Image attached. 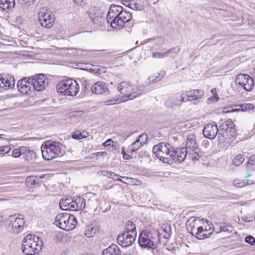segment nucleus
<instances>
[{"label": "nucleus", "mask_w": 255, "mask_h": 255, "mask_svg": "<svg viewBox=\"0 0 255 255\" xmlns=\"http://www.w3.org/2000/svg\"><path fill=\"white\" fill-rule=\"evenodd\" d=\"M74 2L77 5H83L86 4V0H73Z\"/></svg>", "instance_id": "4d7b16f0"}, {"label": "nucleus", "mask_w": 255, "mask_h": 255, "mask_svg": "<svg viewBox=\"0 0 255 255\" xmlns=\"http://www.w3.org/2000/svg\"><path fill=\"white\" fill-rule=\"evenodd\" d=\"M236 85H240L247 91H251L254 87L253 79L245 74H240L236 78Z\"/></svg>", "instance_id": "9b49d317"}, {"label": "nucleus", "mask_w": 255, "mask_h": 255, "mask_svg": "<svg viewBox=\"0 0 255 255\" xmlns=\"http://www.w3.org/2000/svg\"><path fill=\"white\" fill-rule=\"evenodd\" d=\"M30 80V77L24 78L21 80H19L17 81V87L19 91V90H21V88L23 87L22 86H24V84H25V82L29 81L28 80Z\"/></svg>", "instance_id": "49530a36"}, {"label": "nucleus", "mask_w": 255, "mask_h": 255, "mask_svg": "<svg viewBox=\"0 0 255 255\" xmlns=\"http://www.w3.org/2000/svg\"><path fill=\"white\" fill-rule=\"evenodd\" d=\"M218 138L220 142L229 143L236 134L235 125L231 120L223 122L219 126Z\"/></svg>", "instance_id": "39448f33"}, {"label": "nucleus", "mask_w": 255, "mask_h": 255, "mask_svg": "<svg viewBox=\"0 0 255 255\" xmlns=\"http://www.w3.org/2000/svg\"><path fill=\"white\" fill-rule=\"evenodd\" d=\"M38 20L41 25L47 28L51 27L54 22V18L51 12L45 8H42L38 13Z\"/></svg>", "instance_id": "9d476101"}, {"label": "nucleus", "mask_w": 255, "mask_h": 255, "mask_svg": "<svg viewBox=\"0 0 255 255\" xmlns=\"http://www.w3.org/2000/svg\"><path fill=\"white\" fill-rule=\"evenodd\" d=\"M22 157L27 162L32 163L36 158V153L29 147L23 146Z\"/></svg>", "instance_id": "b1692460"}, {"label": "nucleus", "mask_w": 255, "mask_h": 255, "mask_svg": "<svg viewBox=\"0 0 255 255\" xmlns=\"http://www.w3.org/2000/svg\"><path fill=\"white\" fill-rule=\"evenodd\" d=\"M204 95V92L200 89L191 90L185 91L187 101H196L201 99Z\"/></svg>", "instance_id": "4be33fe9"}, {"label": "nucleus", "mask_w": 255, "mask_h": 255, "mask_svg": "<svg viewBox=\"0 0 255 255\" xmlns=\"http://www.w3.org/2000/svg\"><path fill=\"white\" fill-rule=\"evenodd\" d=\"M106 174H104V175L107 176L108 177L111 178L115 180L122 181V180L120 178V177H122V176L120 175L111 171H106Z\"/></svg>", "instance_id": "79ce46f5"}, {"label": "nucleus", "mask_w": 255, "mask_h": 255, "mask_svg": "<svg viewBox=\"0 0 255 255\" xmlns=\"http://www.w3.org/2000/svg\"><path fill=\"white\" fill-rule=\"evenodd\" d=\"M73 200L70 197L69 198H62L59 202V206L63 210L73 211Z\"/></svg>", "instance_id": "bb28decb"}, {"label": "nucleus", "mask_w": 255, "mask_h": 255, "mask_svg": "<svg viewBox=\"0 0 255 255\" xmlns=\"http://www.w3.org/2000/svg\"><path fill=\"white\" fill-rule=\"evenodd\" d=\"M54 224L63 230L71 231L76 227L77 221L73 215L62 213L56 216Z\"/></svg>", "instance_id": "0eeeda50"}, {"label": "nucleus", "mask_w": 255, "mask_h": 255, "mask_svg": "<svg viewBox=\"0 0 255 255\" xmlns=\"http://www.w3.org/2000/svg\"><path fill=\"white\" fill-rule=\"evenodd\" d=\"M139 246L147 250L154 249L157 247L155 235L147 230H142L138 239Z\"/></svg>", "instance_id": "6e6552de"}, {"label": "nucleus", "mask_w": 255, "mask_h": 255, "mask_svg": "<svg viewBox=\"0 0 255 255\" xmlns=\"http://www.w3.org/2000/svg\"><path fill=\"white\" fill-rule=\"evenodd\" d=\"M15 85L13 77L11 75H0V88L1 90H7L12 89Z\"/></svg>", "instance_id": "f3484780"}, {"label": "nucleus", "mask_w": 255, "mask_h": 255, "mask_svg": "<svg viewBox=\"0 0 255 255\" xmlns=\"http://www.w3.org/2000/svg\"><path fill=\"white\" fill-rule=\"evenodd\" d=\"M93 94L108 96L110 91L107 87V84L103 81H98L94 84L91 87Z\"/></svg>", "instance_id": "2eb2a0df"}, {"label": "nucleus", "mask_w": 255, "mask_h": 255, "mask_svg": "<svg viewBox=\"0 0 255 255\" xmlns=\"http://www.w3.org/2000/svg\"><path fill=\"white\" fill-rule=\"evenodd\" d=\"M221 232L233 234L234 233L235 231L232 226L230 225H225L221 226L220 227V231L219 232H217V233H219Z\"/></svg>", "instance_id": "4c0bfd02"}, {"label": "nucleus", "mask_w": 255, "mask_h": 255, "mask_svg": "<svg viewBox=\"0 0 255 255\" xmlns=\"http://www.w3.org/2000/svg\"><path fill=\"white\" fill-rule=\"evenodd\" d=\"M43 242L39 237L31 234L27 235L23 240L21 250L24 255H34L38 254L41 250Z\"/></svg>", "instance_id": "f257e3e1"}, {"label": "nucleus", "mask_w": 255, "mask_h": 255, "mask_svg": "<svg viewBox=\"0 0 255 255\" xmlns=\"http://www.w3.org/2000/svg\"><path fill=\"white\" fill-rule=\"evenodd\" d=\"M144 88V86H137L126 81L121 82L118 86L119 91L129 100L133 99L141 95Z\"/></svg>", "instance_id": "423d86ee"}, {"label": "nucleus", "mask_w": 255, "mask_h": 255, "mask_svg": "<svg viewBox=\"0 0 255 255\" xmlns=\"http://www.w3.org/2000/svg\"><path fill=\"white\" fill-rule=\"evenodd\" d=\"M30 80L33 90L42 91L48 86V82L46 81V78L43 74L30 77Z\"/></svg>", "instance_id": "f8f14e48"}, {"label": "nucleus", "mask_w": 255, "mask_h": 255, "mask_svg": "<svg viewBox=\"0 0 255 255\" xmlns=\"http://www.w3.org/2000/svg\"><path fill=\"white\" fill-rule=\"evenodd\" d=\"M23 146H19L17 148H15L12 151L11 156L13 158H18L22 155V151Z\"/></svg>", "instance_id": "a19ab883"}, {"label": "nucleus", "mask_w": 255, "mask_h": 255, "mask_svg": "<svg viewBox=\"0 0 255 255\" xmlns=\"http://www.w3.org/2000/svg\"><path fill=\"white\" fill-rule=\"evenodd\" d=\"M173 147L167 142H160L154 145L152 151L157 158L165 163L173 164L174 158L171 156Z\"/></svg>", "instance_id": "20e7f679"}, {"label": "nucleus", "mask_w": 255, "mask_h": 255, "mask_svg": "<svg viewBox=\"0 0 255 255\" xmlns=\"http://www.w3.org/2000/svg\"><path fill=\"white\" fill-rule=\"evenodd\" d=\"M245 160L244 156L243 154H239L236 156L233 160V164L236 166H239Z\"/></svg>", "instance_id": "58836bf2"}, {"label": "nucleus", "mask_w": 255, "mask_h": 255, "mask_svg": "<svg viewBox=\"0 0 255 255\" xmlns=\"http://www.w3.org/2000/svg\"><path fill=\"white\" fill-rule=\"evenodd\" d=\"M89 135L88 132L86 130H83L81 132H73L72 137L73 139L79 140L81 139L85 138Z\"/></svg>", "instance_id": "e433bc0d"}, {"label": "nucleus", "mask_w": 255, "mask_h": 255, "mask_svg": "<svg viewBox=\"0 0 255 255\" xmlns=\"http://www.w3.org/2000/svg\"><path fill=\"white\" fill-rule=\"evenodd\" d=\"M30 80V77L24 78L21 80H19L17 81V87L19 91V90H21V88L23 87L22 86H24V84H25V82L29 81L28 80Z\"/></svg>", "instance_id": "a18cd8bd"}, {"label": "nucleus", "mask_w": 255, "mask_h": 255, "mask_svg": "<svg viewBox=\"0 0 255 255\" xmlns=\"http://www.w3.org/2000/svg\"><path fill=\"white\" fill-rule=\"evenodd\" d=\"M166 55V52L165 53L154 52L152 54V57L155 58H163Z\"/></svg>", "instance_id": "864d4df0"}, {"label": "nucleus", "mask_w": 255, "mask_h": 255, "mask_svg": "<svg viewBox=\"0 0 255 255\" xmlns=\"http://www.w3.org/2000/svg\"><path fill=\"white\" fill-rule=\"evenodd\" d=\"M62 144L58 141H47L41 146L42 157L50 160L63 154Z\"/></svg>", "instance_id": "f03ea898"}, {"label": "nucleus", "mask_w": 255, "mask_h": 255, "mask_svg": "<svg viewBox=\"0 0 255 255\" xmlns=\"http://www.w3.org/2000/svg\"><path fill=\"white\" fill-rule=\"evenodd\" d=\"M147 139V135L146 134H141L137 138V139L131 144L128 148L131 152H135L141 147L145 143Z\"/></svg>", "instance_id": "5701e85b"}, {"label": "nucleus", "mask_w": 255, "mask_h": 255, "mask_svg": "<svg viewBox=\"0 0 255 255\" xmlns=\"http://www.w3.org/2000/svg\"><path fill=\"white\" fill-rule=\"evenodd\" d=\"M29 81L25 82L23 87L21 88V90H19V92L23 94H28L29 92L31 91V89H32V86H31V80H28Z\"/></svg>", "instance_id": "c9c22d12"}, {"label": "nucleus", "mask_w": 255, "mask_h": 255, "mask_svg": "<svg viewBox=\"0 0 255 255\" xmlns=\"http://www.w3.org/2000/svg\"><path fill=\"white\" fill-rule=\"evenodd\" d=\"M88 83V81H84V83L83 84V85H84L85 88H87L88 87H90V84Z\"/></svg>", "instance_id": "774afa93"}, {"label": "nucleus", "mask_w": 255, "mask_h": 255, "mask_svg": "<svg viewBox=\"0 0 255 255\" xmlns=\"http://www.w3.org/2000/svg\"><path fill=\"white\" fill-rule=\"evenodd\" d=\"M113 142V141L111 139H107L103 144L104 147H107L110 145L111 143Z\"/></svg>", "instance_id": "bf43d9fd"}, {"label": "nucleus", "mask_w": 255, "mask_h": 255, "mask_svg": "<svg viewBox=\"0 0 255 255\" xmlns=\"http://www.w3.org/2000/svg\"><path fill=\"white\" fill-rule=\"evenodd\" d=\"M122 3L126 6L130 8L131 2L129 0H123Z\"/></svg>", "instance_id": "13d9d810"}, {"label": "nucleus", "mask_w": 255, "mask_h": 255, "mask_svg": "<svg viewBox=\"0 0 255 255\" xmlns=\"http://www.w3.org/2000/svg\"><path fill=\"white\" fill-rule=\"evenodd\" d=\"M4 222V219L3 217L1 215H0V227L2 226Z\"/></svg>", "instance_id": "e2e57ef3"}, {"label": "nucleus", "mask_w": 255, "mask_h": 255, "mask_svg": "<svg viewBox=\"0 0 255 255\" xmlns=\"http://www.w3.org/2000/svg\"><path fill=\"white\" fill-rule=\"evenodd\" d=\"M202 224H204V223L199 219H196L194 217H191L186 223L188 233L193 236H195L197 231L201 227Z\"/></svg>", "instance_id": "4468645a"}, {"label": "nucleus", "mask_w": 255, "mask_h": 255, "mask_svg": "<svg viewBox=\"0 0 255 255\" xmlns=\"http://www.w3.org/2000/svg\"><path fill=\"white\" fill-rule=\"evenodd\" d=\"M16 218H12L10 220L12 231L14 233L19 234L24 228L25 222L22 215H18Z\"/></svg>", "instance_id": "aec40b11"}, {"label": "nucleus", "mask_w": 255, "mask_h": 255, "mask_svg": "<svg viewBox=\"0 0 255 255\" xmlns=\"http://www.w3.org/2000/svg\"><path fill=\"white\" fill-rule=\"evenodd\" d=\"M219 99V98L218 97L215 96V97H210V98H209L208 101L215 100V102H217V101H218Z\"/></svg>", "instance_id": "338daca9"}, {"label": "nucleus", "mask_w": 255, "mask_h": 255, "mask_svg": "<svg viewBox=\"0 0 255 255\" xmlns=\"http://www.w3.org/2000/svg\"><path fill=\"white\" fill-rule=\"evenodd\" d=\"M118 101V100H108L105 102V104L107 105H112L117 104V102Z\"/></svg>", "instance_id": "6e6d98bb"}, {"label": "nucleus", "mask_w": 255, "mask_h": 255, "mask_svg": "<svg viewBox=\"0 0 255 255\" xmlns=\"http://www.w3.org/2000/svg\"><path fill=\"white\" fill-rule=\"evenodd\" d=\"M247 168L248 169H255V156H253L250 157L247 164Z\"/></svg>", "instance_id": "37998d69"}, {"label": "nucleus", "mask_w": 255, "mask_h": 255, "mask_svg": "<svg viewBox=\"0 0 255 255\" xmlns=\"http://www.w3.org/2000/svg\"><path fill=\"white\" fill-rule=\"evenodd\" d=\"M180 51V49L178 46L173 47L170 49L168 50L166 52V55L169 53L177 54Z\"/></svg>", "instance_id": "603ef678"}, {"label": "nucleus", "mask_w": 255, "mask_h": 255, "mask_svg": "<svg viewBox=\"0 0 255 255\" xmlns=\"http://www.w3.org/2000/svg\"><path fill=\"white\" fill-rule=\"evenodd\" d=\"M10 150L11 148L8 145L0 146V155L7 154Z\"/></svg>", "instance_id": "de8ad7c7"}, {"label": "nucleus", "mask_w": 255, "mask_h": 255, "mask_svg": "<svg viewBox=\"0 0 255 255\" xmlns=\"http://www.w3.org/2000/svg\"><path fill=\"white\" fill-rule=\"evenodd\" d=\"M130 158L129 154H126V153H123V158L125 160H128Z\"/></svg>", "instance_id": "69168bd1"}, {"label": "nucleus", "mask_w": 255, "mask_h": 255, "mask_svg": "<svg viewBox=\"0 0 255 255\" xmlns=\"http://www.w3.org/2000/svg\"><path fill=\"white\" fill-rule=\"evenodd\" d=\"M15 4V0H0V7L4 10H11Z\"/></svg>", "instance_id": "c756f323"}, {"label": "nucleus", "mask_w": 255, "mask_h": 255, "mask_svg": "<svg viewBox=\"0 0 255 255\" xmlns=\"http://www.w3.org/2000/svg\"><path fill=\"white\" fill-rule=\"evenodd\" d=\"M95 154L97 156H105L107 155V153L106 152H98Z\"/></svg>", "instance_id": "680f3d73"}, {"label": "nucleus", "mask_w": 255, "mask_h": 255, "mask_svg": "<svg viewBox=\"0 0 255 255\" xmlns=\"http://www.w3.org/2000/svg\"><path fill=\"white\" fill-rule=\"evenodd\" d=\"M84 112L82 111H75L74 112V115H80L81 116L83 114Z\"/></svg>", "instance_id": "0e129e2a"}, {"label": "nucleus", "mask_w": 255, "mask_h": 255, "mask_svg": "<svg viewBox=\"0 0 255 255\" xmlns=\"http://www.w3.org/2000/svg\"><path fill=\"white\" fill-rule=\"evenodd\" d=\"M136 237V236L124 231L118 236L117 241L120 246L126 247L130 246L134 242Z\"/></svg>", "instance_id": "dca6fc26"}, {"label": "nucleus", "mask_w": 255, "mask_h": 255, "mask_svg": "<svg viewBox=\"0 0 255 255\" xmlns=\"http://www.w3.org/2000/svg\"><path fill=\"white\" fill-rule=\"evenodd\" d=\"M121 6L112 5L107 14V21L112 28H116V21L119 18Z\"/></svg>", "instance_id": "ddd939ff"}, {"label": "nucleus", "mask_w": 255, "mask_h": 255, "mask_svg": "<svg viewBox=\"0 0 255 255\" xmlns=\"http://www.w3.org/2000/svg\"><path fill=\"white\" fill-rule=\"evenodd\" d=\"M102 255H122L119 247L112 244L102 252Z\"/></svg>", "instance_id": "c85d7f7f"}, {"label": "nucleus", "mask_w": 255, "mask_h": 255, "mask_svg": "<svg viewBox=\"0 0 255 255\" xmlns=\"http://www.w3.org/2000/svg\"><path fill=\"white\" fill-rule=\"evenodd\" d=\"M245 241L246 243L252 246L255 244V239L251 235L247 236L245 238Z\"/></svg>", "instance_id": "09e8293b"}, {"label": "nucleus", "mask_w": 255, "mask_h": 255, "mask_svg": "<svg viewBox=\"0 0 255 255\" xmlns=\"http://www.w3.org/2000/svg\"><path fill=\"white\" fill-rule=\"evenodd\" d=\"M178 93L168 98L165 102V106L168 108H174L181 106V102L178 99Z\"/></svg>", "instance_id": "a878e982"}, {"label": "nucleus", "mask_w": 255, "mask_h": 255, "mask_svg": "<svg viewBox=\"0 0 255 255\" xmlns=\"http://www.w3.org/2000/svg\"><path fill=\"white\" fill-rule=\"evenodd\" d=\"M235 107H239L240 111L244 112L247 110H250L254 108V106L252 104L247 103L241 105H235Z\"/></svg>", "instance_id": "ea45409f"}, {"label": "nucleus", "mask_w": 255, "mask_h": 255, "mask_svg": "<svg viewBox=\"0 0 255 255\" xmlns=\"http://www.w3.org/2000/svg\"><path fill=\"white\" fill-rule=\"evenodd\" d=\"M235 105L226 107L223 109V112L224 113H227L240 111V109H239L238 108L236 107V108H235Z\"/></svg>", "instance_id": "c03bdc74"}, {"label": "nucleus", "mask_w": 255, "mask_h": 255, "mask_svg": "<svg viewBox=\"0 0 255 255\" xmlns=\"http://www.w3.org/2000/svg\"><path fill=\"white\" fill-rule=\"evenodd\" d=\"M196 137L193 134H190L186 139V146L184 148L188 153V158L192 160L199 159L200 149L196 141Z\"/></svg>", "instance_id": "1a4fd4ad"}, {"label": "nucleus", "mask_w": 255, "mask_h": 255, "mask_svg": "<svg viewBox=\"0 0 255 255\" xmlns=\"http://www.w3.org/2000/svg\"><path fill=\"white\" fill-rule=\"evenodd\" d=\"M41 177L38 176H30L26 178L25 184L28 187L33 188L38 186L40 184Z\"/></svg>", "instance_id": "cd10ccee"}, {"label": "nucleus", "mask_w": 255, "mask_h": 255, "mask_svg": "<svg viewBox=\"0 0 255 255\" xmlns=\"http://www.w3.org/2000/svg\"><path fill=\"white\" fill-rule=\"evenodd\" d=\"M122 178H123L124 179H125V181H123L122 180V182L123 183H125L126 184H128L129 181L132 179L131 178H129V177H122Z\"/></svg>", "instance_id": "052dcab7"}, {"label": "nucleus", "mask_w": 255, "mask_h": 255, "mask_svg": "<svg viewBox=\"0 0 255 255\" xmlns=\"http://www.w3.org/2000/svg\"><path fill=\"white\" fill-rule=\"evenodd\" d=\"M130 8H131L133 10H140L142 9V7L141 5L139 4L137 2H134V3L131 2V6H130Z\"/></svg>", "instance_id": "8fccbe9b"}, {"label": "nucleus", "mask_w": 255, "mask_h": 255, "mask_svg": "<svg viewBox=\"0 0 255 255\" xmlns=\"http://www.w3.org/2000/svg\"><path fill=\"white\" fill-rule=\"evenodd\" d=\"M219 130L217 125L209 123L204 126L203 133L205 137L213 139L215 138Z\"/></svg>", "instance_id": "a211bd4d"}, {"label": "nucleus", "mask_w": 255, "mask_h": 255, "mask_svg": "<svg viewBox=\"0 0 255 255\" xmlns=\"http://www.w3.org/2000/svg\"><path fill=\"white\" fill-rule=\"evenodd\" d=\"M97 231V227L95 225H90L88 226L85 231V235L88 238L93 237Z\"/></svg>", "instance_id": "f704fd0d"}, {"label": "nucleus", "mask_w": 255, "mask_h": 255, "mask_svg": "<svg viewBox=\"0 0 255 255\" xmlns=\"http://www.w3.org/2000/svg\"><path fill=\"white\" fill-rule=\"evenodd\" d=\"M73 211H80L83 210L86 207V200L83 198L78 196L73 197Z\"/></svg>", "instance_id": "393cba45"}, {"label": "nucleus", "mask_w": 255, "mask_h": 255, "mask_svg": "<svg viewBox=\"0 0 255 255\" xmlns=\"http://www.w3.org/2000/svg\"><path fill=\"white\" fill-rule=\"evenodd\" d=\"M165 75V71H160L157 75H151L148 77L149 82H147V85L151 84V83H156L160 81Z\"/></svg>", "instance_id": "2f4dec72"}, {"label": "nucleus", "mask_w": 255, "mask_h": 255, "mask_svg": "<svg viewBox=\"0 0 255 255\" xmlns=\"http://www.w3.org/2000/svg\"><path fill=\"white\" fill-rule=\"evenodd\" d=\"M158 234L160 238H164L168 240L170 238L171 235V229L170 226H165V228L161 227L158 231Z\"/></svg>", "instance_id": "473e14b6"}, {"label": "nucleus", "mask_w": 255, "mask_h": 255, "mask_svg": "<svg viewBox=\"0 0 255 255\" xmlns=\"http://www.w3.org/2000/svg\"><path fill=\"white\" fill-rule=\"evenodd\" d=\"M120 12L119 18L116 24V28L119 29H122L124 26V24L129 21L132 17L131 13L126 10L124 11L122 6Z\"/></svg>", "instance_id": "6ab92c4d"}, {"label": "nucleus", "mask_w": 255, "mask_h": 255, "mask_svg": "<svg viewBox=\"0 0 255 255\" xmlns=\"http://www.w3.org/2000/svg\"><path fill=\"white\" fill-rule=\"evenodd\" d=\"M212 233L211 230H204L202 226L200 228V230L197 231V233L195 236L199 240H203L208 238Z\"/></svg>", "instance_id": "7c9ffc66"}, {"label": "nucleus", "mask_w": 255, "mask_h": 255, "mask_svg": "<svg viewBox=\"0 0 255 255\" xmlns=\"http://www.w3.org/2000/svg\"><path fill=\"white\" fill-rule=\"evenodd\" d=\"M124 231L130 234L136 236L135 225L131 221H128L127 222Z\"/></svg>", "instance_id": "72a5a7b5"}, {"label": "nucleus", "mask_w": 255, "mask_h": 255, "mask_svg": "<svg viewBox=\"0 0 255 255\" xmlns=\"http://www.w3.org/2000/svg\"><path fill=\"white\" fill-rule=\"evenodd\" d=\"M233 184L235 186L238 188L242 187L245 186V182L238 179L235 180L233 182Z\"/></svg>", "instance_id": "5fc2aeb1"}, {"label": "nucleus", "mask_w": 255, "mask_h": 255, "mask_svg": "<svg viewBox=\"0 0 255 255\" xmlns=\"http://www.w3.org/2000/svg\"><path fill=\"white\" fill-rule=\"evenodd\" d=\"M56 87L58 93L65 96H75L79 90V85L77 81L70 78L59 81Z\"/></svg>", "instance_id": "7ed1b4c3"}, {"label": "nucleus", "mask_w": 255, "mask_h": 255, "mask_svg": "<svg viewBox=\"0 0 255 255\" xmlns=\"http://www.w3.org/2000/svg\"><path fill=\"white\" fill-rule=\"evenodd\" d=\"M185 92L182 93V94L178 93V99L179 100V102H181V105L182 103H185L186 102H189L190 101H187V99H185Z\"/></svg>", "instance_id": "3c124183"}, {"label": "nucleus", "mask_w": 255, "mask_h": 255, "mask_svg": "<svg viewBox=\"0 0 255 255\" xmlns=\"http://www.w3.org/2000/svg\"><path fill=\"white\" fill-rule=\"evenodd\" d=\"M171 156L174 158L173 163L183 162L187 156L188 157V153L184 148H177L176 150L173 147L171 151Z\"/></svg>", "instance_id": "412c9836"}]
</instances>
